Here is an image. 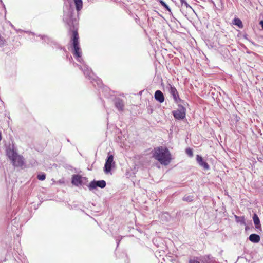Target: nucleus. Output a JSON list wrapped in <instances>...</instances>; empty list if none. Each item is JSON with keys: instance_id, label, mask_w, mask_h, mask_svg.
<instances>
[{"instance_id": "1", "label": "nucleus", "mask_w": 263, "mask_h": 263, "mask_svg": "<svg viewBox=\"0 0 263 263\" xmlns=\"http://www.w3.org/2000/svg\"><path fill=\"white\" fill-rule=\"evenodd\" d=\"M63 12V21L68 25L72 32L71 41L72 54L77 61L82 65H79L73 62V65L79 67L83 71L84 74L90 80L93 86H96L95 84L96 83L98 87H101L102 85L101 80L95 75L91 70L84 63L82 58V51L79 45V35L77 31L78 21L74 10L70 6L66 5L64 7Z\"/></svg>"}, {"instance_id": "2", "label": "nucleus", "mask_w": 263, "mask_h": 263, "mask_svg": "<svg viewBox=\"0 0 263 263\" xmlns=\"http://www.w3.org/2000/svg\"><path fill=\"white\" fill-rule=\"evenodd\" d=\"M155 159L158 160L161 164L167 165L171 160V155L166 147H158L155 149L153 153Z\"/></svg>"}, {"instance_id": "3", "label": "nucleus", "mask_w": 263, "mask_h": 263, "mask_svg": "<svg viewBox=\"0 0 263 263\" xmlns=\"http://www.w3.org/2000/svg\"><path fill=\"white\" fill-rule=\"evenodd\" d=\"M6 155L15 167H21L23 165V157L17 154L13 145H9L6 148Z\"/></svg>"}, {"instance_id": "4", "label": "nucleus", "mask_w": 263, "mask_h": 263, "mask_svg": "<svg viewBox=\"0 0 263 263\" xmlns=\"http://www.w3.org/2000/svg\"><path fill=\"white\" fill-rule=\"evenodd\" d=\"M183 104H178V108L172 111L174 118L176 120H181L184 119L186 116V109Z\"/></svg>"}, {"instance_id": "5", "label": "nucleus", "mask_w": 263, "mask_h": 263, "mask_svg": "<svg viewBox=\"0 0 263 263\" xmlns=\"http://www.w3.org/2000/svg\"><path fill=\"white\" fill-rule=\"evenodd\" d=\"M39 36L40 37L41 40H43V43L45 42L50 46H52L53 48H55L59 49L60 50H63L65 52H66V50L65 47L61 46L55 41H54L52 38L46 36V35H39Z\"/></svg>"}, {"instance_id": "6", "label": "nucleus", "mask_w": 263, "mask_h": 263, "mask_svg": "<svg viewBox=\"0 0 263 263\" xmlns=\"http://www.w3.org/2000/svg\"><path fill=\"white\" fill-rule=\"evenodd\" d=\"M166 88L168 89L169 92L173 97L174 102L176 103H182L184 105H185L184 101L181 100L179 96L178 92L176 89V88L171 84H169Z\"/></svg>"}, {"instance_id": "7", "label": "nucleus", "mask_w": 263, "mask_h": 263, "mask_svg": "<svg viewBox=\"0 0 263 263\" xmlns=\"http://www.w3.org/2000/svg\"><path fill=\"white\" fill-rule=\"evenodd\" d=\"M115 162L114 161V156L109 153L108 155L106 162L104 167V172L105 174H108L115 166Z\"/></svg>"}, {"instance_id": "8", "label": "nucleus", "mask_w": 263, "mask_h": 263, "mask_svg": "<svg viewBox=\"0 0 263 263\" xmlns=\"http://www.w3.org/2000/svg\"><path fill=\"white\" fill-rule=\"evenodd\" d=\"M106 185V183L105 181L103 180H93L89 183L87 186L90 191H93L97 189V187H100L101 189L104 188Z\"/></svg>"}, {"instance_id": "9", "label": "nucleus", "mask_w": 263, "mask_h": 263, "mask_svg": "<svg viewBox=\"0 0 263 263\" xmlns=\"http://www.w3.org/2000/svg\"><path fill=\"white\" fill-rule=\"evenodd\" d=\"M114 103L115 107L119 111H122L124 108V101L122 99L117 97L114 100Z\"/></svg>"}, {"instance_id": "10", "label": "nucleus", "mask_w": 263, "mask_h": 263, "mask_svg": "<svg viewBox=\"0 0 263 263\" xmlns=\"http://www.w3.org/2000/svg\"><path fill=\"white\" fill-rule=\"evenodd\" d=\"M87 180L86 177L83 178L81 175L78 174L73 175L72 177L71 183L73 185L79 186L82 184V179Z\"/></svg>"}, {"instance_id": "11", "label": "nucleus", "mask_w": 263, "mask_h": 263, "mask_svg": "<svg viewBox=\"0 0 263 263\" xmlns=\"http://www.w3.org/2000/svg\"><path fill=\"white\" fill-rule=\"evenodd\" d=\"M196 161L198 164L205 170H208L210 168V166L208 163L204 160L203 158L199 155H196Z\"/></svg>"}, {"instance_id": "12", "label": "nucleus", "mask_w": 263, "mask_h": 263, "mask_svg": "<svg viewBox=\"0 0 263 263\" xmlns=\"http://www.w3.org/2000/svg\"><path fill=\"white\" fill-rule=\"evenodd\" d=\"M154 98L156 101L160 103L164 101V96L161 90H157L155 91L154 94Z\"/></svg>"}, {"instance_id": "13", "label": "nucleus", "mask_w": 263, "mask_h": 263, "mask_svg": "<svg viewBox=\"0 0 263 263\" xmlns=\"http://www.w3.org/2000/svg\"><path fill=\"white\" fill-rule=\"evenodd\" d=\"M249 240L252 242L258 243L260 240V237L257 234H251L249 237Z\"/></svg>"}, {"instance_id": "14", "label": "nucleus", "mask_w": 263, "mask_h": 263, "mask_svg": "<svg viewBox=\"0 0 263 263\" xmlns=\"http://www.w3.org/2000/svg\"><path fill=\"white\" fill-rule=\"evenodd\" d=\"M253 220L256 229L261 230V224L259 218L256 213H254L253 215Z\"/></svg>"}, {"instance_id": "15", "label": "nucleus", "mask_w": 263, "mask_h": 263, "mask_svg": "<svg viewBox=\"0 0 263 263\" xmlns=\"http://www.w3.org/2000/svg\"><path fill=\"white\" fill-rule=\"evenodd\" d=\"M74 3L76 6V10L78 12L80 11L83 7L82 0H74Z\"/></svg>"}, {"instance_id": "16", "label": "nucleus", "mask_w": 263, "mask_h": 263, "mask_svg": "<svg viewBox=\"0 0 263 263\" xmlns=\"http://www.w3.org/2000/svg\"><path fill=\"white\" fill-rule=\"evenodd\" d=\"M233 24L238 26L239 28H243L242 21L238 18H235L233 21Z\"/></svg>"}, {"instance_id": "17", "label": "nucleus", "mask_w": 263, "mask_h": 263, "mask_svg": "<svg viewBox=\"0 0 263 263\" xmlns=\"http://www.w3.org/2000/svg\"><path fill=\"white\" fill-rule=\"evenodd\" d=\"M235 218L236 219V221L238 223H240L241 224H245V218L243 216H238L237 215L235 216Z\"/></svg>"}, {"instance_id": "18", "label": "nucleus", "mask_w": 263, "mask_h": 263, "mask_svg": "<svg viewBox=\"0 0 263 263\" xmlns=\"http://www.w3.org/2000/svg\"><path fill=\"white\" fill-rule=\"evenodd\" d=\"M194 197L192 195H185L183 198V200L187 202H191L193 200Z\"/></svg>"}, {"instance_id": "19", "label": "nucleus", "mask_w": 263, "mask_h": 263, "mask_svg": "<svg viewBox=\"0 0 263 263\" xmlns=\"http://www.w3.org/2000/svg\"><path fill=\"white\" fill-rule=\"evenodd\" d=\"M159 2L160 4L163 6L167 11H171V9L169 6L166 4V3L163 1V0H160Z\"/></svg>"}, {"instance_id": "20", "label": "nucleus", "mask_w": 263, "mask_h": 263, "mask_svg": "<svg viewBox=\"0 0 263 263\" xmlns=\"http://www.w3.org/2000/svg\"><path fill=\"white\" fill-rule=\"evenodd\" d=\"M185 153L190 157H192L193 156V150L190 147L185 149Z\"/></svg>"}, {"instance_id": "21", "label": "nucleus", "mask_w": 263, "mask_h": 263, "mask_svg": "<svg viewBox=\"0 0 263 263\" xmlns=\"http://www.w3.org/2000/svg\"><path fill=\"white\" fill-rule=\"evenodd\" d=\"M37 178L40 180H44L46 178V174L45 173L39 174L37 175Z\"/></svg>"}, {"instance_id": "22", "label": "nucleus", "mask_w": 263, "mask_h": 263, "mask_svg": "<svg viewBox=\"0 0 263 263\" xmlns=\"http://www.w3.org/2000/svg\"><path fill=\"white\" fill-rule=\"evenodd\" d=\"M180 2L182 6L184 5L186 8H191L190 5H189L185 0H180Z\"/></svg>"}, {"instance_id": "23", "label": "nucleus", "mask_w": 263, "mask_h": 263, "mask_svg": "<svg viewBox=\"0 0 263 263\" xmlns=\"http://www.w3.org/2000/svg\"><path fill=\"white\" fill-rule=\"evenodd\" d=\"M5 41V40L1 36V35H0V47L3 46L4 45Z\"/></svg>"}, {"instance_id": "24", "label": "nucleus", "mask_w": 263, "mask_h": 263, "mask_svg": "<svg viewBox=\"0 0 263 263\" xmlns=\"http://www.w3.org/2000/svg\"><path fill=\"white\" fill-rule=\"evenodd\" d=\"M189 263H200V262L195 259H191Z\"/></svg>"}, {"instance_id": "25", "label": "nucleus", "mask_w": 263, "mask_h": 263, "mask_svg": "<svg viewBox=\"0 0 263 263\" xmlns=\"http://www.w3.org/2000/svg\"><path fill=\"white\" fill-rule=\"evenodd\" d=\"M167 216H170L167 213H163L161 216V218L162 219L163 217H167Z\"/></svg>"}, {"instance_id": "26", "label": "nucleus", "mask_w": 263, "mask_h": 263, "mask_svg": "<svg viewBox=\"0 0 263 263\" xmlns=\"http://www.w3.org/2000/svg\"><path fill=\"white\" fill-rule=\"evenodd\" d=\"M67 59H68V60L71 62L72 61L73 62V59L71 56L69 57L68 55H66Z\"/></svg>"}, {"instance_id": "27", "label": "nucleus", "mask_w": 263, "mask_h": 263, "mask_svg": "<svg viewBox=\"0 0 263 263\" xmlns=\"http://www.w3.org/2000/svg\"><path fill=\"white\" fill-rule=\"evenodd\" d=\"M259 25L261 26L262 29L263 30V20H261L259 22Z\"/></svg>"}, {"instance_id": "28", "label": "nucleus", "mask_w": 263, "mask_h": 263, "mask_svg": "<svg viewBox=\"0 0 263 263\" xmlns=\"http://www.w3.org/2000/svg\"><path fill=\"white\" fill-rule=\"evenodd\" d=\"M10 26H11V27H12V28L15 29V28H14V26H13L11 23H10Z\"/></svg>"}, {"instance_id": "29", "label": "nucleus", "mask_w": 263, "mask_h": 263, "mask_svg": "<svg viewBox=\"0 0 263 263\" xmlns=\"http://www.w3.org/2000/svg\"><path fill=\"white\" fill-rule=\"evenodd\" d=\"M17 32L23 31L21 29L16 30Z\"/></svg>"}, {"instance_id": "30", "label": "nucleus", "mask_w": 263, "mask_h": 263, "mask_svg": "<svg viewBox=\"0 0 263 263\" xmlns=\"http://www.w3.org/2000/svg\"><path fill=\"white\" fill-rule=\"evenodd\" d=\"M119 241H120V240L117 242V246H118V245H119Z\"/></svg>"}, {"instance_id": "31", "label": "nucleus", "mask_w": 263, "mask_h": 263, "mask_svg": "<svg viewBox=\"0 0 263 263\" xmlns=\"http://www.w3.org/2000/svg\"><path fill=\"white\" fill-rule=\"evenodd\" d=\"M29 33H31V34H32L33 35H34V33H32V32H29Z\"/></svg>"}, {"instance_id": "32", "label": "nucleus", "mask_w": 263, "mask_h": 263, "mask_svg": "<svg viewBox=\"0 0 263 263\" xmlns=\"http://www.w3.org/2000/svg\"><path fill=\"white\" fill-rule=\"evenodd\" d=\"M0 1H1V2H2V0H0Z\"/></svg>"}]
</instances>
